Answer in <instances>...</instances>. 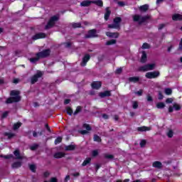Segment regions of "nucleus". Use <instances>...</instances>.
<instances>
[{"instance_id":"obj_39","label":"nucleus","mask_w":182,"mask_h":182,"mask_svg":"<svg viewBox=\"0 0 182 182\" xmlns=\"http://www.w3.org/2000/svg\"><path fill=\"white\" fill-rule=\"evenodd\" d=\"M5 136H7L8 139H11L12 137H15L16 134L11 132H6Z\"/></svg>"},{"instance_id":"obj_16","label":"nucleus","mask_w":182,"mask_h":182,"mask_svg":"<svg viewBox=\"0 0 182 182\" xmlns=\"http://www.w3.org/2000/svg\"><path fill=\"white\" fill-rule=\"evenodd\" d=\"M128 80L131 83H137L140 82V77H130L128 78Z\"/></svg>"},{"instance_id":"obj_1","label":"nucleus","mask_w":182,"mask_h":182,"mask_svg":"<svg viewBox=\"0 0 182 182\" xmlns=\"http://www.w3.org/2000/svg\"><path fill=\"white\" fill-rule=\"evenodd\" d=\"M10 96L6 100V105H12V103H18L21 102L22 97H21V91L13 90L10 92Z\"/></svg>"},{"instance_id":"obj_27","label":"nucleus","mask_w":182,"mask_h":182,"mask_svg":"<svg viewBox=\"0 0 182 182\" xmlns=\"http://www.w3.org/2000/svg\"><path fill=\"white\" fill-rule=\"evenodd\" d=\"M93 141L97 143H102V138L97 134H94Z\"/></svg>"},{"instance_id":"obj_21","label":"nucleus","mask_w":182,"mask_h":182,"mask_svg":"<svg viewBox=\"0 0 182 182\" xmlns=\"http://www.w3.org/2000/svg\"><path fill=\"white\" fill-rule=\"evenodd\" d=\"M91 4H92V1H83L80 3V6H90Z\"/></svg>"},{"instance_id":"obj_38","label":"nucleus","mask_w":182,"mask_h":182,"mask_svg":"<svg viewBox=\"0 0 182 182\" xmlns=\"http://www.w3.org/2000/svg\"><path fill=\"white\" fill-rule=\"evenodd\" d=\"M29 168L32 173H36V166L35 164H31Z\"/></svg>"},{"instance_id":"obj_31","label":"nucleus","mask_w":182,"mask_h":182,"mask_svg":"<svg viewBox=\"0 0 182 182\" xmlns=\"http://www.w3.org/2000/svg\"><path fill=\"white\" fill-rule=\"evenodd\" d=\"M117 42V40L112 39V40H109V41H107L105 45H107V46H110V45L116 44Z\"/></svg>"},{"instance_id":"obj_52","label":"nucleus","mask_w":182,"mask_h":182,"mask_svg":"<svg viewBox=\"0 0 182 182\" xmlns=\"http://www.w3.org/2000/svg\"><path fill=\"white\" fill-rule=\"evenodd\" d=\"M122 72H123V68H117L115 71V73L117 75H120V73H122Z\"/></svg>"},{"instance_id":"obj_22","label":"nucleus","mask_w":182,"mask_h":182,"mask_svg":"<svg viewBox=\"0 0 182 182\" xmlns=\"http://www.w3.org/2000/svg\"><path fill=\"white\" fill-rule=\"evenodd\" d=\"M14 154L16 156V159L18 160H22V156H21V152L19 150L16 149L14 151Z\"/></svg>"},{"instance_id":"obj_40","label":"nucleus","mask_w":182,"mask_h":182,"mask_svg":"<svg viewBox=\"0 0 182 182\" xmlns=\"http://www.w3.org/2000/svg\"><path fill=\"white\" fill-rule=\"evenodd\" d=\"M54 143L55 144H59L60 143H62V136H58L57 139H55Z\"/></svg>"},{"instance_id":"obj_48","label":"nucleus","mask_w":182,"mask_h":182,"mask_svg":"<svg viewBox=\"0 0 182 182\" xmlns=\"http://www.w3.org/2000/svg\"><path fill=\"white\" fill-rule=\"evenodd\" d=\"M39 147V145L38 144H34L30 147V149L32 150V151H35Z\"/></svg>"},{"instance_id":"obj_7","label":"nucleus","mask_w":182,"mask_h":182,"mask_svg":"<svg viewBox=\"0 0 182 182\" xmlns=\"http://www.w3.org/2000/svg\"><path fill=\"white\" fill-rule=\"evenodd\" d=\"M50 49H45L43 50L41 52L37 53V55L40 57V59H45V58H48V56H50Z\"/></svg>"},{"instance_id":"obj_63","label":"nucleus","mask_w":182,"mask_h":182,"mask_svg":"<svg viewBox=\"0 0 182 182\" xmlns=\"http://www.w3.org/2000/svg\"><path fill=\"white\" fill-rule=\"evenodd\" d=\"M102 118L105 119V120H107V119H109V115H107V114H103Z\"/></svg>"},{"instance_id":"obj_43","label":"nucleus","mask_w":182,"mask_h":182,"mask_svg":"<svg viewBox=\"0 0 182 182\" xmlns=\"http://www.w3.org/2000/svg\"><path fill=\"white\" fill-rule=\"evenodd\" d=\"M73 28H82V23H73Z\"/></svg>"},{"instance_id":"obj_28","label":"nucleus","mask_w":182,"mask_h":182,"mask_svg":"<svg viewBox=\"0 0 182 182\" xmlns=\"http://www.w3.org/2000/svg\"><path fill=\"white\" fill-rule=\"evenodd\" d=\"M75 149H76V146L75 145H68L65 146L66 151H73Z\"/></svg>"},{"instance_id":"obj_55","label":"nucleus","mask_w":182,"mask_h":182,"mask_svg":"<svg viewBox=\"0 0 182 182\" xmlns=\"http://www.w3.org/2000/svg\"><path fill=\"white\" fill-rule=\"evenodd\" d=\"M79 133H80V134H82L84 136L85 134H87L89 133V131L80 130V131H79Z\"/></svg>"},{"instance_id":"obj_4","label":"nucleus","mask_w":182,"mask_h":182,"mask_svg":"<svg viewBox=\"0 0 182 182\" xmlns=\"http://www.w3.org/2000/svg\"><path fill=\"white\" fill-rule=\"evenodd\" d=\"M42 76H43V73L41 70H38L35 75L31 77V84L35 85Z\"/></svg>"},{"instance_id":"obj_8","label":"nucleus","mask_w":182,"mask_h":182,"mask_svg":"<svg viewBox=\"0 0 182 182\" xmlns=\"http://www.w3.org/2000/svg\"><path fill=\"white\" fill-rule=\"evenodd\" d=\"M159 76H160V72L159 71L148 72L145 75V77H146V79H156Z\"/></svg>"},{"instance_id":"obj_64","label":"nucleus","mask_w":182,"mask_h":182,"mask_svg":"<svg viewBox=\"0 0 182 182\" xmlns=\"http://www.w3.org/2000/svg\"><path fill=\"white\" fill-rule=\"evenodd\" d=\"M50 182H58V178H51Z\"/></svg>"},{"instance_id":"obj_11","label":"nucleus","mask_w":182,"mask_h":182,"mask_svg":"<svg viewBox=\"0 0 182 182\" xmlns=\"http://www.w3.org/2000/svg\"><path fill=\"white\" fill-rule=\"evenodd\" d=\"M88 60H90V55L86 54L83 58L82 60L80 63V66L85 67L87 65Z\"/></svg>"},{"instance_id":"obj_59","label":"nucleus","mask_w":182,"mask_h":182,"mask_svg":"<svg viewBox=\"0 0 182 182\" xmlns=\"http://www.w3.org/2000/svg\"><path fill=\"white\" fill-rule=\"evenodd\" d=\"M147 101L153 102V97L150 95H147Z\"/></svg>"},{"instance_id":"obj_25","label":"nucleus","mask_w":182,"mask_h":182,"mask_svg":"<svg viewBox=\"0 0 182 182\" xmlns=\"http://www.w3.org/2000/svg\"><path fill=\"white\" fill-rule=\"evenodd\" d=\"M139 10L141 12H146V11H149V4H144L139 7Z\"/></svg>"},{"instance_id":"obj_23","label":"nucleus","mask_w":182,"mask_h":182,"mask_svg":"<svg viewBox=\"0 0 182 182\" xmlns=\"http://www.w3.org/2000/svg\"><path fill=\"white\" fill-rule=\"evenodd\" d=\"M13 168H19V167L22 166V162L16 161L12 164L11 165Z\"/></svg>"},{"instance_id":"obj_10","label":"nucleus","mask_w":182,"mask_h":182,"mask_svg":"<svg viewBox=\"0 0 182 182\" xmlns=\"http://www.w3.org/2000/svg\"><path fill=\"white\" fill-rule=\"evenodd\" d=\"M91 87L95 90H99L102 87V82L100 81H94L91 84Z\"/></svg>"},{"instance_id":"obj_14","label":"nucleus","mask_w":182,"mask_h":182,"mask_svg":"<svg viewBox=\"0 0 182 182\" xmlns=\"http://www.w3.org/2000/svg\"><path fill=\"white\" fill-rule=\"evenodd\" d=\"M172 21H174L175 22L182 21V15L180 14H174L172 16Z\"/></svg>"},{"instance_id":"obj_46","label":"nucleus","mask_w":182,"mask_h":182,"mask_svg":"<svg viewBox=\"0 0 182 182\" xmlns=\"http://www.w3.org/2000/svg\"><path fill=\"white\" fill-rule=\"evenodd\" d=\"M173 108L176 112H178V110H181V106L178 105V104H174L173 105Z\"/></svg>"},{"instance_id":"obj_58","label":"nucleus","mask_w":182,"mask_h":182,"mask_svg":"<svg viewBox=\"0 0 182 182\" xmlns=\"http://www.w3.org/2000/svg\"><path fill=\"white\" fill-rule=\"evenodd\" d=\"M136 95H138V96H141L143 95V90H139L136 92Z\"/></svg>"},{"instance_id":"obj_15","label":"nucleus","mask_w":182,"mask_h":182,"mask_svg":"<svg viewBox=\"0 0 182 182\" xmlns=\"http://www.w3.org/2000/svg\"><path fill=\"white\" fill-rule=\"evenodd\" d=\"M66 156V154L65 152H56L54 154L53 157L54 159H62Z\"/></svg>"},{"instance_id":"obj_32","label":"nucleus","mask_w":182,"mask_h":182,"mask_svg":"<svg viewBox=\"0 0 182 182\" xmlns=\"http://www.w3.org/2000/svg\"><path fill=\"white\" fill-rule=\"evenodd\" d=\"M41 58L38 56V53L36 54V58H30V62H32V63H35V62H38Z\"/></svg>"},{"instance_id":"obj_37","label":"nucleus","mask_w":182,"mask_h":182,"mask_svg":"<svg viewBox=\"0 0 182 182\" xmlns=\"http://www.w3.org/2000/svg\"><path fill=\"white\" fill-rule=\"evenodd\" d=\"M67 114H68L69 116H72L73 114V109L70 107H68L66 108Z\"/></svg>"},{"instance_id":"obj_30","label":"nucleus","mask_w":182,"mask_h":182,"mask_svg":"<svg viewBox=\"0 0 182 182\" xmlns=\"http://www.w3.org/2000/svg\"><path fill=\"white\" fill-rule=\"evenodd\" d=\"M21 126H22L21 122H16V123L14 124L13 130H18V129H19L21 127Z\"/></svg>"},{"instance_id":"obj_35","label":"nucleus","mask_w":182,"mask_h":182,"mask_svg":"<svg viewBox=\"0 0 182 182\" xmlns=\"http://www.w3.org/2000/svg\"><path fill=\"white\" fill-rule=\"evenodd\" d=\"M82 127L85 129L87 132H90L92 130V127L89 124H83Z\"/></svg>"},{"instance_id":"obj_20","label":"nucleus","mask_w":182,"mask_h":182,"mask_svg":"<svg viewBox=\"0 0 182 182\" xmlns=\"http://www.w3.org/2000/svg\"><path fill=\"white\" fill-rule=\"evenodd\" d=\"M140 62L141 63H146V62H147V53H146V51L142 52Z\"/></svg>"},{"instance_id":"obj_61","label":"nucleus","mask_w":182,"mask_h":182,"mask_svg":"<svg viewBox=\"0 0 182 182\" xmlns=\"http://www.w3.org/2000/svg\"><path fill=\"white\" fill-rule=\"evenodd\" d=\"M166 103H173V99L171 98H167L166 100Z\"/></svg>"},{"instance_id":"obj_50","label":"nucleus","mask_w":182,"mask_h":182,"mask_svg":"<svg viewBox=\"0 0 182 182\" xmlns=\"http://www.w3.org/2000/svg\"><path fill=\"white\" fill-rule=\"evenodd\" d=\"M8 114H9V112H4L1 115V119H6V117H8Z\"/></svg>"},{"instance_id":"obj_47","label":"nucleus","mask_w":182,"mask_h":182,"mask_svg":"<svg viewBox=\"0 0 182 182\" xmlns=\"http://www.w3.org/2000/svg\"><path fill=\"white\" fill-rule=\"evenodd\" d=\"M105 159H114V156L112 155V154H105L104 156Z\"/></svg>"},{"instance_id":"obj_24","label":"nucleus","mask_w":182,"mask_h":182,"mask_svg":"<svg viewBox=\"0 0 182 182\" xmlns=\"http://www.w3.org/2000/svg\"><path fill=\"white\" fill-rule=\"evenodd\" d=\"M92 161V158L88 157L85 160H84V161L82 164V166L85 167L86 166H87V164H90V162Z\"/></svg>"},{"instance_id":"obj_5","label":"nucleus","mask_w":182,"mask_h":182,"mask_svg":"<svg viewBox=\"0 0 182 182\" xmlns=\"http://www.w3.org/2000/svg\"><path fill=\"white\" fill-rule=\"evenodd\" d=\"M86 39H90L92 38H99V35L97 34V30L91 29L88 31L87 33L85 36Z\"/></svg>"},{"instance_id":"obj_41","label":"nucleus","mask_w":182,"mask_h":182,"mask_svg":"<svg viewBox=\"0 0 182 182\" xmlns=\"http://www.w3.org/2000/svg\"><path fill=\"white\" fill-rule=\"evenodd\" d=\"M1 157H3L4 159H5L6 160H9V159H13L14 158V155L12 154H9V155H1Z\"/></svg>"},{"instance_id":"obj_45","label":"nucleus","mask_w":182,"mask_h":182,"mask_svg":"<svg viewBox=\"0 0 182 182\" xmlns=\"http://www.w3.org/2000/svg\"><path fill=\"white\" fill-rule=\"evenodd\" d=\"M142 49H150V45L147 43H144L142 45Z\"/></svg>"},{"instance_id":"obj_56","label":"nucleus","mask_w":182,"mask_h":182,"mask_svg":"<svg viewBox=\"0 0 182 182\" xmlns=\"http://www.w3.org/2000/svg\"><path fill=\"white\" fill-rule=\"evenodd\" d=\"M164 26H166V24H164V23L159 24V26L158 27L159 31H161V29H163L164 28Z\"/></svg>"},{"instance_id":"obj_60","label":"nucleus","mask_w":182,"mask_h":182,"mask_svg":"<svg viewBox=\"0 0 182 182\" xmlns=\"http://www.w3.org/2000/svg\"><path fill=\"white\" fill-rule=\"evenodd\" d=\"M101 166L99 164H95V171L97 172L99 171V168H100Z\"/></svg>"},{"instance_id":"obj_53","label":"nucleus","mask_w":182,"mask_h":182,"mask_svg":"<svg viewBox=\"0 0 182 182\" xmlns=\"http://www.w3.org/2000/svg\"><path fill=\"white\" fill-rule=\"evenodd\" d=\"M132 107L133 109H137V107H139V103L136 101L134 102L132 105Z\"/></svg>"},{"instance_id":"obj_44","label":"nucleus","mask_w":182,"mask_h":182,"mask_svg":"<svg viewBox=\"0 0 182 182\" xmlns=\"http://www.w3.org/2000/svg\"><path fill=\"white\" fill-rule=\"evenodd\" d=\"M146 144H147V141H146V139H142L139 144L140 147L141 148L144 147Z\"/></svg>"},{"instance_id":"obj_9","label":"nucleus","mask_w":182,"mask_h":182,"mask_svg":"<svg viewBox=\"0 0 182 182\" xmlns=\"http://www.w3.org/2000/svg\"><path fill=\"white\" fill-rule=\"evenodd\" d=\"M46 38V34L45 33H38L33 36V41H38V39H43Z\"/></svg>"},{"instance_id":"obj_3","label":"nucleus","mask_w":182,"mask_h":182,"mask_svg":"<svg viewBox=\"0 0 182 182\" xmlns=\"http://www.w3.org/2000/svg\"><path fill=\"white\" fill-rule=\"evenodd\" d=\"M147 19H149V16H141L139 14H135L133 16V21L134 22H138L139 25H141V23H144Z\"/></svg>"},{"instance_id":"obj_12","label":"nucleus","mask_w":182,"mask_h":182,"mask_svg":"<svg viewBox=\"0 0 182 182\" xmlns=\"http://www.w3.org/2000/svg\"><path fill=\"white\" fill-rule=\"evenodd\" d=\"M100 97H102V99L105 97H109V96H112V92L109 90H106L102 92L99 93Z\"/></svg>"},{"instance_id":"obj_6","label":"nucleus","mask_w":182,"mask_h":182,"mask_svg":"<svg viewBox=\"0 0 182 182\" xmlns=\"http://www.w3.org/2000/svg\"><path fill=\"white\" fill-rule=\"evenodd\" d=\"M156 66L155 64H146L145 65L141 66L139 68V72H147L149 70H153L154 67Z\"/></svg>"},{"instance_id":"obj_36","label":"nucleus","mask_w":182,"mask_h":182,"mask_svg":"<svg viewBox=\"0 0 182 182\" xmlns=\"http://www.w3.org/2000/svg\"><path fill=\"white\" fill-rule=\"evenodd\" d=\"M80 112H82V106H77L73 113L74 116H76V114H78V113H80Z\"/></svg>"},{"instance_id":"obj_62","label":"nucleus","mask_w":182,"mask_h":182,"mask_svg":"<svg viewBox=\"0 0 182 182\" xmlns=\"http://www.w3.org/2000/svg\"><path fill=\"white\" fill-rule=\"evenodd\" d=\"M70 103V99H65L64 100V105H69Z\"/></svg>"},{"instance_id":"obj_29","label":"nucleus","mask_w":182,"mask_h":182,"mask_svg":"<svg viewBox=\"0 0 182 182\" xmlns=\"http://www.w3.org/2000/svg\"><path fill=\"white\" fill-rule=\"evenodd\" d=\"M92 4H95L97 6H103V1L102 0L92 1Z\"/></svg>"},{"instance_id":"obj_51","label":"nucleus","mask_w":182,"mask_h":182,"mask_svg":"<svg viewBox=\"0 0 182 182\" xmlns=\"http://www.w3.org/2000/svg\"><path fill=\"white\" fill-rule=\"evenodd\" d=\"M173 130H169L167 133V136L168 137H169V139H171V137H173Z\"/></svg>"},{"instance_id":"obj_13","label":"nucleus","mask_w":182,"mask_h":182,"mask_svg":"<svg viewBox=\"0 0 182 182\" xmlns=\"http://www.w3.org/2000/svg\"><path fill=\"white\" fill-rule=\"evenodd\" d=\"M105 14L104 16L105 21H109V18H110V15L112 14V11H110V7H106L105 9Z\"/></svg>"},{"instance_id":"obj_33","label":"nucleus","mask_w":182,"mask_h":182,"mask_svg":"<svg viewBox=\"0 0 182 182\" xmlns=\"http://www.w3.org/2000/svg\"><path fill=\"white\" fill-rule=\"evenodd\" d=\"M108 28L109 29H120V27L117 26V24H115V23H114L113 24H108Z\"/></svg>"},{"instance_id":"obj_17","label":"nucleus","mask_w":182,"mask_h":182,"mask_svg":"<svg viewBox=\"0 0 182 182\" xmlns=\"http://www.w3.org/2000/svg\"><path fill=\"white\" fill-rule=\"evenodd\" d=\"M106 36L109 38H115V39H117L119 38V33L107 32Z\"/></svg>"},{"instance_id":"obj_34","label":"nucleus","mask_w":182,"mask_h":182,"mask_svg":"<svg viewBox=\"0 0 182 182\" xmlns=\"http://www.w3.org/2000/svg\"><path fill=\"white\" fill-rule=\"evenodd\" d=\"M157 109H164L166 107V104L164 102H158L156 104Z\"/></svg>"},{"instance_id":"obj_19","label":"nucleus","mask_w":182,"mask_h":182,"mask_svg":"<svg viewBox=\"0 0 182 182\" xmlns=\"http://www.w3.org/2000/svg\"><path fill=\"white\" fill-rule=\"evenodd\" d=\"M138 132H149V130H151V127H139L137 128Z\"/></svg>"},{"instance_id":"obj_2","label":"nucleus","mask_w":182,"mask_h":182,"mask_svg":"<svg viewBox=\"0 0 182 182\" xmlns=\"http://www.w3.org/2000/svg\"><path fill=\"white\" fill-rule=\"evenodd\" d=\"M59 21V15H55L50 18L47 24L45 26V29H52L53 26L56 24V23Z\"/></svg>"},{"instance_id":"obj_57","label":"nucleus","mask_w":182,"mask_h":182,"mask_svg":"<svg viewBox=\"0 0 182 182\" xmlns=\"http://www.w3.org/2000/svg\"><path fill=\"white\" fill-rule=\"evenodd\" d=\"M50 175V173L48 171H46L43 173V177H45L46 178L49 177Z\"/></svg>"},{"instance_id":"obj_26","label":"nucleus","mask_w":182,"mask_h":182,"mask_svg":"<svg viewBox=\"0 0 182 182\" xmlns=\"http://www.w3.org/2000/svg\"><path fill=\"white\" fill-rule=\"evenodd\" d=\"M120 22H122V18L120 17H115L114 18V23L118 26L120 28Z\"/></svg>"},{"instance_id":"obj_18","label":"nucleus","mask_w":182,"mask_h":182,"mask_svg":"<svg viewBox=\"0 0 182 182\" xmlns=\"http://www.w3.org/2000/svg\"><path fill=\"white\" fill-rule=\"evenodd\" d=\"M152 166L155 168H161L163 167V164L161 161H156L152 164Z\"/></svg>"},{"instance_id":"obj_54","label":"nucleus","mask_w":182,"mask_h":182,"mask_svg":"<svg viewBox=\"0 0 182 182\" xmlns=\"http://www.w3.org/2000/svg\"><path fill=\"white\" fill-rule=\"evenodd\" d=\"M164 98V95H163L161 92H159V97H158L159 100H163Z\"/></svg>"},{"instance_id":"obj_42","label":"nucleus","mask_w":182,"mask_h":182,"mask_svg":"<svg viewBox=\"0 0 182 182\" xmlns=\"http://www.w3.org/2000/svg\"><path fill=\"white\" fill-rule=\"evenodd\" d=\"M165 93L168 96H170V95H171V93H173V90H171V88H166V89H165Z\"/></svg>"},{"instance_id":"obj_49","label":"nucleus","mask_w":182,"mask_h":182,"mask_svg":"<svg viewBox=\"0 0 182 182\" xmlns=\"http://www.w3.org/2000/svg\"><path fill=\"white\" fill-rule=\"evenodd\" d=\"M92 157H97V156H99V151L94 150L92 151Z\"/></svg>"}]
</instances>
